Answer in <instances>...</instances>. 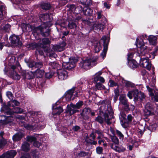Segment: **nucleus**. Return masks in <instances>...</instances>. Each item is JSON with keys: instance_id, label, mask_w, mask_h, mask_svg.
Segmentation results:
<instances>
[{"instance_id": "nucleus-11", "label": "nucleus", "mask_w": 158, "mask_h": 158, "mask_svg": "<svg viewBox=\"0 0 158 158\" xmlns=\"http://www.w3.org/2000/svg\"><path fill=\"white\" fill-rule=\"evenodd\" d=\"M139 93V92L138 90L137 89H135L132 91L129 92L127 96L130 99L132 98L133 96L135 100L136 101L138 99Z\"/></svg>"}, {"instance_id": "nucleus-44", "label": "nucleus", "mask_w": 158, "mask_h": 158, "mask_svg": "<svg viewBox=\"0 0 158 158\" xmlns=\"http://www.w3.org/2000/svg\"><path fill=\"white\" fill-rule=\"evenodd\" d=\"M10 26L7 24L3 27L4 30L6 32H8L10 30Z\"/></svg>"}, {"instance_id": "nucleus-42", "label": "nucleus", "mask_w": 158, "mask_h": 158, "mask_svg": "<svg viewBox=\"0 0 158 158\" xmlns=\"http://www.w3.org/2000/svg\"><path fill=\"white\" fill-rule=\"evenodd\" d=\"M115 95L114 97V101L115 102L117 100L118 96H119V93L118 90H114Z\"/></svg>"}, {"instance_id": "nucleus-63", "label": "nucleus", "mask_w": 158, "mask_h": 158, "mask_svg": "<svg viewBox=\"0 0 158 158\" xmlns=\"http://www.w3.org/2000/svg\"><path fill=\"white\" fill-rule=\"evenodd\" d=\"M102 74V72L101 71H99L98 73H96L95 74L94 76L93 77H100Z\"/></svg>"}, {"instance_id": "nucleus-15", "label": "nucleus", "mask_w": 158, "mask_h": 158, "mask_svg": "<svg viewBox=\"0 0 158 158\" xmlns=\"http://www.w3.org/2000/svg\"><path fill=\"white\" fill-rule=\"evenodd\" d=\"M13 118L11 116L6 117L4 115L0 116V123L2 124H6L11 122L13 120Z\"/></svg>"}, {"instance_id": "nucleus-37", "label": "nucleus", "mask_w": 158, "mask_h": 158, "mask_svg": "<svg viewBox=\"0 0 158 158\" xmlns=\"http://www.w3.org/2000/svg\"><path fill=\"white\" fill-rule=\"evenodd\" d=\"M41 7L43 9L48 10L50 7V5L48 3H43L41 4Z\"/></svg>"}, {"instance_id": "nucleus-12", "label": "nucleus", "mask_w": 158, "mask_h": 158, "mask_svg": "<svg viewBox=\"0 0 158 158\" xmlns=\"http://www.w3.org/2000/svg\"><path fill=\"white\" fill-rule=\"evenodd\" d=\"M19 103L16 100L11 101L8 102L7 106H3L2 108L3 110H9L11 106L14 107L15 106H18L19 105Z\"/></svg>"}, {"instance_id": "nucleus-58", "label": "nucleus", "mask_w": 158, "mask_h": 158, "mask_svg": "<svg viewBox=\"0 0 158 158\" xmlns=\"http://www.w3.org/2000/svg\"><path fill=\"white\" fill-rule=\"evenodd\" d=\"M41 145V144L40 143L36 141L33 143V145L37 148H39Z\"/></svg>"}, {"instance_id": "nucleus-4", "label": "nucleus", "mask_w": 158, "mask_h": 158, "mask_svg": "<svg viewBox=\"0 0 158 158\" xmlns=\"http://www.w3.org/2000/svg\"><path fill=\"white\" fill-rule=\"evenodd\" d=\"M44 73L43 70L38 69L34 73L31 71L27 73L24 71L22 75L24 78L30 79L33 78L34 76H35L37 77H41L43 76Z\"/></svg>"}, {"instance_id": "nucleus-20", "label": "nucleus", "mask_w": 158, "mask_h": 158, "mask_svg": "<svg viewBox=\"0 0 158 158\" xmlns=\"http://www.w3.org/2000/svg\"><path fill=\"white\" fill-rule=\"evenodd\" d=\"M119 100L120 104L126 105L127 108L128 107V106L127 105V100L125 94H122L121 95L119 98Z\"/></svg>"}, {"instance_id": "nucleus-26", "label": "nucleus", "mask_w": 158, "mask_h": 158, "mask_svg": "<svg viewBox=\"0 0 158 158\" xmlns=\"http://www.w3.org/2000/svg\"><path fill=\"white\" fill-rule=\"evenodd\" d=\"M23 30L24 31H30L31 26L29 24H26L25 23H22L21 25Z\"/></svg>"}, {"instance_id": "nucleus-62", "label": "nucleus", "mask_w": 158, "mask_h": 158, "mask_svg": "<svg viewBox=\"0 0 158 158\" xmlns=\"http://www.w3.org/2000/svg\"><path fill=\"white\" fill-rule=\"evenodd\" d=\"M80 127L77 126H74L73 128V129L75 131H77L79 130L80 129Z\"/></svg>"}, {"instance_id": "nucleus-64", "label": "nucleus", "mask_w": 158, "mask_h": 158, "mask_svg": "<svg viewBox=\"0 0 158 158\" xmlns=\"http://www.w3.org/2000/svg\"><path fill=\"white\" fill-rule=\"evenodd\" d=\"M121 125L122 126V127H124V128L127 127V124L126 123H125L123 122V121H121Z\"/></svg>"}, {"instance_id": "nucleus-50", "label": "nucleus", "mask_w": 158, "mask_h": 158, "mask_svg": "<svg viewBox=\"0 0 158 158\" xmlns=\"http://www.w3.org/2000/svg\"><path fill=\"white\" fill-rule=\"evenodd\" d=\"M103 149L102 147H98L96 148L97 153L98 154H101L103 151Z\"/></svg>"}, {"instance_id": "nucleus-24", "label": "nucleus", "mask_w": 158, "mask_h": 158, "mask_svg": "<svg viewBox=\"0 0 158 158\" xmlns=\"http://www.w3.org/2000/svg\"><path fill=\"white\" fill-rule=\"evenodd\" d=\"M128 64L131 68H135L138 66L137 62L134 60H128Z\"/></svg>"}, {"instance_id": "nucleus-34", "label": "nucleus", "mask_w": 158, "mask_h": 158, "mask_svg": "<svg viewBox=\"0 0 158 158\" xmlns=\"http://www.w3.org/2000/svg\"><path fill=\"white\" fill-rule=\"evenodd\" d=\"M95 87L98 90H103L105 89V86L100 83H97L95 85Z\"/></svg>"}, {"instance_id": "nucleus-17", "label": "nucleus", "mask_w": 158, "mask_h": 158, "mask_svg": "<svg viewBox=\"0 0 158 158\" xmlns=\"http://www.w3.org/2000/svg\"><path fill=\"white\" fill-rule=\"evenodd\" d=\"M106 38L105 36L103 37L101 39L102 40H103L104 43L103 49L101 54V56L103 58H104L106 56V53L107 52L108 49V44H105V41L106 40Z\"/></svg>"}, {"instance_id": "nucleus-28", "label": "nucleus", "mask_w": 158, "mask_h": 158, "mask_svg": "<svg viewBox=\"0 0 158 158\" xmlns=\"http://www.w3.org/2000/svg\"><path fill=\"white\" fill-rule=\"evenodd\" d=\"M3 134V132H1L0 133V148L3 147L6 143V142L5 140H2Z\"/></svg>"}, {"instance_id": "nucleus-14", "label": "nucleus", "mask_w": 158, "mask_h": 158, "mask_svg": "<svg viewBox=\"0 0 158 158\" xmlns=\"http://www.w3.org/2000/svg\"><path fill=\"white\" fill-rule=\"evenodd\" d=\"M16 154V152L14 150L7 152L0 156V158H14Z\"/></svg>"}, {"instance_id": "nucleus-7", "label": "nucleus", "mask_w": 158, "mask_h": 158, "mask_svg": "<svg viewBox=\"0 0 158 158\" xmlns=\"http://www.w3.org/2000/svg\"><path fill=\"white\" fill-rule=\"evenodd\" d=\"M17 68L15 66L11 65L10 66L8 71L11 78L14 80H19L20 78V76L17 73Z\"/></svg>"}, {"instance_id": "nucleus-18", "label": "nucleus", "mask_w": 158, "mask_h": 158, "mask_svg": "<svg viewBox=\"0 0 158 158\" xmlns=\"http://www.w3.org/2000/svg\"><path fill=\"white\" fill-rule=\"evenodd\" d=\"M63 109L61 106L55 107V106H53L52 114L53 115H59L63 111Z\"/></svg>"}, {"instance_id": "nucleus-51", "label": "nucleus", "mask_w": 158, "mask_h": 158, "mask_svg": "<svg viewBox=\"0 0 158 158\" xmlns=\"http://www.w3.org/2000/svg\"><path fill=\"white\" fill-rule=\"evenodd\" d=\"M109 83H110L109 86L111 87L116 86L117 85V84L112 80H109Z\"/></svg>"}, {"instance_id": "nucleus-30", "label": "nucleus", "mask_w": 158, "mask_h": 158, "mask_svg": "<svg viewBox=\"0 0 158 158\" xmlns=\"http://www.w3.org/2000/svg\"><path fill=\"white\" fill-rule=\"evenodd\" d=\"M21 148L23 151L27 152L30 148L29 144L27 142H24L22 145Z\"/></svg>"}, {"instance_id": "nucleus-40", "label": "nucleus", "mask_w": 158, "mask_h": 158, "mask_svg": "<svg viewBox=\"0 0 158 158\" xmlns=\"http://www.w3.org/2000/svg\"><path fill=\"white\" fill-rule=\"evenodd\" d=\"M27 141L32 142H34L36 140V138L33 136H28L27 137Z\"/></svg>"}, {"instance_id": "nucleus-23", "label": "nucleus", "mask_w": 158, "mask_h": 158, "mask_svg": "<svg viewBox=\"0 0 158 158\" xmlns=\"http://www.w3.org/2000/svg\"><path fill=\"white\" fill-rule=\"evenodd\" d=\"M23 136V134L21 133H16L13 136V139L14 142L19 141L20 140Z\"/></svg>"}, {"instance_id": "nucleus-3", "label": "nucleus", "mask_w": 158, "mask_h": 158, "mask_svg": "<svg viewBox=\"0 0 158 158\" xmlns=\"http://www.w3.org/2000/svg\"><path fill=\"white\" fill-rule=\"evenodd\" d=\"M43 25L38 27H35L31 26L30 31H32L33 35H38L40 33L41 35L45 36H48L49 34L50 30L49 28H47V27L44 26Z\"/></svg>"}, {"instance_id": "nucleus-43", "label": "nucleus", "mask_w": 158, "mask_h": 158, "mask_svg": "<svg viewBox=\"0 0 158 158\" xmlns=\"http://www.w3.org/2000/svg\"><path fill=\"white\" fill-rule=\"evenodd\" d=\"M95 120L101 124L103 122V118L99 116H98L96 118Z\"/></svg>"}, {"instance_id": "nucleus-21", "label": "nucleus", "mask_w": 158, "mask_h": 158, "mask_svg": "<svg viewBox=\"0 0 158 158\" xmlns=\"http://www.w3.org/2000/svg\"><path fill=\"white\" fill-rule=\"evenodd\" d=\"M10 110L8 112L9 114H12L14 113H21L23 112V110L19 107H15L10 108Z\"/></svg>"}, {"instance_id": "nucleus-13", "label": "nucleus", "mask_w": 158, "mask_h": 158, "mask_svg": "<svg viewBox=\"0 0 158 158\" xmlns=\"http://www.w3.org/2000/svg\"><path fill=\"white\" fill-rule=\"evenodd\" d=\"M91 112V109L89 108H85L82 110L80 114L85 120H88L89 118V114Z\"/></svg>"}, {"instance_id": "nucleus-32", "label": "nucleus", "mask_w": 158, "mask_h": 158, "mask_svg": "<svg viewBox=\"0 0 158 158\" xmlns=\"http://www.w3.org/2000/svg\"><path fill=\"white\" fill-rule=\"evenodd\" d=\"M50 17V15L48 14H44L41 15L40 16V20L42 21H44L49 19Z\"/></svg>"}, {"instance_id": "nucleus-39", "label": "nucleus", "mask_w": 158, "mask_h": 158, "mask_svg": "<svg viewBox=\"0 0 158 158\" xmlns=\"http://www.w3.org/2000/svg\"><path fill=\"white\" fill-rule=\"evenodd\" d=\"M95 133H97L98 135V139H101L104 137L101 131L99 130L96 131H95Z\"/></svg>"}, {"instance_id": "nucleus-45", "label": "nucleus", "mask_w": 158, "mask_h": 158, "mask_svg": "<svg viewBox=\"0 0 158 158\" xmlns=\"http://www.w3.org/2000/svg\"><path fill=\"white\" fill-rule=\"evenodd\" d=\"M35 63L33 61H30L27 63V64L29 67L32 68L35 67Z\"/></svg>"}, {"instance_id": "nucleus-19", "label": "nucleus", "mask_w": 158, "mask_h": 158, "mask_svg": "<svg viewBox=\"0 0 158 158\" xmlns=\"http://www.w3.org/2000/svg\"><path fill=\"white\" fill-rule=\"evenodd\" d=\"M66 43L63 42L58 45L54 46V49L56 51L61 52L64 49Z\"/></svg>"}, {"instance_id": "nucleus-36", "label": "nucleus", "mask_w": 158, "mask_h": 158, "mask_svg": "<svg viewBox=\"0 0 158 158\" xmlns=\"http://www.w3.org/2000/svg\"><path fill=\"white\" fill-rule=\"evenodd\" d=\"M157 127V125L155 123H154L152 124H150L149 126L148 127V129L151 131H155Z\"/></svg>"}, {"instance_id": "nucleus-60", "label": "nucleus", "mask_w": 158, "mask_h": 158, "mask_svg": "<svg viewBox=\"0 0 158 158\" xmlns=\"http://www.w3.org/2000/svg\"><path fill=\"white\" fill-rule=\"evenodd\" d=\"M87 155V153L84 152H81L78 154V156L81 157H83Z\"/></svg>"}, {"instance_id": "nucleus-31", "label": "nucleus", "mask_w": 158, "mask_h": 158, "mask_svg": "<svg viewBox=\"0 0 158 158\" xmlns=\"http://www.w3.org/2000/svg\"><path fill=\"white\" fill-rule=\"evenodd\" d=\"M110 137L111 139L112 142L114 143H113L114 144H115V145L118 144L119 140L116 136L114 135H110Z\"/></svg>"}, {"instance_id": "nucleus-33", "label": "nucleus", "mask_w": 158, "mask_h": 158, "mask_svg": "<svg viewBox=\"0 0 158 158\" xmlns=\"http://www.w3.org/2000/svg\"><path fill=\"white\" fill-rule=\"evenodd\" d=\"M94 81L95 82H97L98 81H100L101 82L103 83L105 82V80L104 78L101 77H96L93 78Z\"/></svg>"}, {"instance_id": "nucleus-38", "label": "nucleus", "mask_w": 158, "mask_h": 158, "mask_svg": "<svg viewBox=\"0 0 158 158\" xmlns=\"http://www.w3.org/2000/svg\"><path fill=\"white\" fill-rule=\"evenodd\" d=\"M49 65L50 67L52 69L56 68L59 65L57 63L54 62H50L49 63Z\"/></svg>"}, {"instance_id": "nucleus-35", "label": "nucleus", "mask_w": 158, "mask_h": 158, "mask_svg": "<svg viewBox=\"0 0 158 158\" xmlns=\"http://www.w3.org/2000/svg\"><path fill=\"white\" fill-rule=\"evenodd\" d=\"M101 45L100 42H98L96 44L95 46V52H98L101 49Z\"/></svg>"}, {"instance_id": "nucleus-16", "label": "nucleus", "mask_w": 158, "mask_h": 158, "mask_svg": "<svg viewBox=\"0 0 158 158\" xmlns=\"http://www.w3.org/2000/svg\"><path fill=\"white\" fill-rule=\"evenodd\" d=\"M110 147L111 148L118 152H123L126 150L125 148L121 145H118V144H111Z\"/></svg>"}, {"instance_id": "nucleus-25", "label": "nucleus", "mask_w": 158, "mask_h": 158, "mask_svg": "<svg viewBox=\"0 0 158 158\" xmlns=\"http://www.w3.org/2000/svg\"><path fill=\"white\" fill-rule=\"evenodd\" d=\"M149 43L152 45H154L156 43L157 38L156 36L150 35L148 38Z\"/></svg>"}, {"instance_id": "nucleus-22", "label": "nucleus", "mask_w": 158, "mask_h": 158, "mask_svg": "<svg viewBox=\"0 0 158 158\" xmlns=\"http://www.w3.org/2000/svg\"><path fill=\"white\" fill-rule=\"evenodd\" d=\"M84 104V102L81 101L78 102L76 104L71 103L70 105L71 107L73 109H79Z\"/></svg>"}, {"instance_id": "nucleus-55", "label": "nucleus", "mask_w": 158, "mask_h": 158, "mask_svg": "<svg viewBox=\"0 0 158 158\" xmlns=\"http://www.w3.org/2000/svg\"><path fill=\"white\" fill-rule=\"evenodd\" d=\"M43 64L41 62L35 63V68H41L42 67Z\"/></svg>"}, {"instance_id": "nucleus-5", "label": "nucleus", "mask_w": 158, "mask_h": 158, "mask_svg": "<svg viewBox=\"0 0 158 158\" xmlns=\"http://www.w3.org/2000/svg\"><path fill=\"white\" fill-rule=\"evenodd\" d=\"M95 59H87L82 60L80 63V66L85 69H88L96 65Z\"/></svg>"}, {"instance_id": "nucleus-52", "label": "nucleus", "mask_w": 158, "mask_h": 158, "mask_svg": "<svg viewBox=\"0 0 158 158\" xmlns=\"http://www.w3.org/2000/svg\"><path fill=\"white\" fill-rule=\"evenodd\" d=\"M125 85L127 87H132L134 86V85L129 81H127L125 82Z\"/></svg>"}, {"instance_id": "nucleus-2", "label": "nucleus", "mask_w": 158, "mask_h": 158, "mask_svg": "<svg viewBox=\"0 0 158 158\" xmlns=\"http://www.w3.org/2000/svg\"><path fill=\"white\" fill-rule=\"evenodd\" d=\"M144 37L143 35L140 37H139L136 40V46L138 48V52L141 57L146 54L149 51L147 46L144 44L143 39Z\"/></svg>"}, {"instance_id": "nucleus-10", "label": "nucleus", "mask_w": 158, "mask_h": 158, "mask_svg": "<svg viewBox=\"0 0 158 158\" xmlns=\"http://www.w3.org/2000/svg\"><path fill=\"white\" fill-rule=\"evenodd\" d=\"M57 74L58 79L60 80H64L67 78V72L64 70H58L57 71Z\"/></svg>"}, {"instance_id": "nucleus-46", "label": "nucleus", "mask_w": 158, "mask_h": 158, "mask_svg": "<svg viewBox=\"0 0 158 158\" xmlns=\"http://www.w3.org/2000/svg\"><path fill=\"white\" fill-rule=\"evenodd\" d=\"M116 134L119 137L120 139H123L124 137L123 135L122 134L121 131L118 130H116Z\"/></svg>"}, {"instance_id": "nucleus-9", "label": "nucleus", "mask_w": 158, "mask_h": 158, "mask_svg": "<svg viewBox=\"0 0 158 158\" xmlns=\"http://www.w3.org/2000/svg\"><path fill=\"white\" fill-rule=\"evenodd\" d=\"M9 40L11 41V44L13 46H21L22 44L19 37L17 35H12L9 38Z\"/></svg>"}, {"instance_id": "nucleus-57", "label": "nucleus", "mask_w": 158, "mask_h": 158, "mask_svg": "<svg viewBox=\"0 0 158 158\" xmlns=\"http://www.w3.org/2000/svg\"><path fill=\"white\" fill-rule=\"evenodd\" d=\"M70 10L73 12H75L76 9H77L74 5H72L70 6Z\"/></svg>"}, {"instance_id": "nucleus-41", "label": "nucleus", "mask_w": 158, "mask_h": 158, "mask_svg": "<svg viewBox=\"0 0 158 158\" xmlns=\"http://www.w3.org/2000/svg\"><path fill=\"white\" fill-rule=\"evenodd\" d=\"M152 110H150L145 108L144 111V115L146 116L150 115L152 114Z\"/></svg>"}, {"instance_id": "nucleus-61", "label": "nucleus", "mask_w": 158, "mask_h": 158, "mask_svg": "<svg viewBox=\"0 0 158 158\" xmlns=\"http://www.w3.org/2000/svg\"><path fill=\"white\" fill-rule=\"evenodd\" d=\"M85 141L88 143L91 144V143H92V140L89 139L88 136L86 137Z\"/></svg>"}, {"instance_id": "nucleus-48", "label": "nucleus", "mask_w": 158, "mask_h": 158, "mask_svg": "<svg viewBox=\"0 0 158 158\" xmlns=\"http://www.w3.org/2000/svg\"><path fill=\"white\" fill-rule=\"evenodd\" d=\"M54 73L52 72L46 73L45 74V76L46 78H51L53 75Z\"/></svg>"}, {"instance_id": "nucleus-59", "label": "nucleus", "mask_w": 158, "mask_h": 158, "mask_svg": "<svg viewBox=\"0 0 158 158\" xmlns=\"http://www.w3.org/2000/svg\"><path fill=\"white\" fill-rule=\"evenodd\" d=\"M0 11L5 13V7L4 5H1L0 6Z\"/></svg>"}, {"instance_id": "nucleus-29", "label": "nucleus", "mask_w": 158, "mask_h": 158, "mask_svg": "<svg viewBox=\"0 0 158 158\" xmlns=\"http://www.w3.org/2000/svg\"><path fill=\"white\" fill-rule=\"evenodd\" d=\"M102 19L103 20V23L98 24L97 25L98 28L99 30H102L104 28V25L106 23V19L105 18H103Z\"/></svg>"}, {"instance_id": "nucleus-56", "label": "nucleus", "mask_w": 158, "mask_h": 158, "mask_svg": "<svg viewBox=\"0 0 158 158\" xmlns=\"http://www.w3.org/2000/svg\"><path fill=\"white\" fill-rule=\"evenodd\" d=\"M6 95L10 100L13 99V94L11 92L9 91L7 92L6 93Z\"/></svg>"}, {"instance_id": "nucleus-8", "label": "nucleus", "mask_w": 158, "mask_h": 158, "mask_svg": "<svg viewBox=\"0 0 158 158\" xmlns=\"http://www.w3.org/2000/svg\"><path fill=\"white\" fill-rule=\"evenodd\" d=\"M140 64L141 66L148 70L150 69L151 68V64L149 62V58L148 56L145 58H141Z\"/></svg>"}, {"instance_id": "nucleus-54", "label": "nucleus", "mask_w": 158, "mask_h": 158, "mask_svg": "<svg viewBox=\"0 0 158 158\" xmlns=\"http://www.w3.org/2000/svg\"><path fill=\"white\" fill-rule=\"evenodd\" d=\"M145 108L152 110V105L150 103H148L145 106Z\"/></svg>"}, {"instance_id": "nucleus-27", "label": "nucleus", "mask_w": 158, "mask_h": 158, "mask_svg": "<svg viewBox=\"0 0 158 158\" xmlns=\"http://www.w3.org/2000/svg\"><path fill=\"white\" fill-rule=\"evenodd\" d=\"M93 10L89 7L84 10V13L85 15H91L93 14Z\"/></svg>"}, {"instance_id": "nucleus-49", "label": "nucleus", "mask_w": 158, "mask_h": 158, "mask_svg": "<svg viewBox=\"0 0 158 158\" xmlns=\"http://www.w3.org/2000/svg\"><path fill=\"white\" fill-rule=\"evenodd\" d=\"M42 44L44 45H45L50 43V41L48 38H44L42 40Z\"/></svg>"}, {"instance_id": "nucleus-6", "label": "nucleus", "mask_w": 158, "mask_h": 158, "mask_svg": "<svg viewBox=\"0 0 158 158\" xmlns=\"http://www.w3.org/2000/svg\"><path fill=\"white\" fill-rule=\"evenodd\" d=\"M75 88L73 87L71 89L68 90L66 93L65 97L67 101L74 99V98L79 96L78 93L80 91H74Z\"/></svg>"}, {"instance_id": "nucleus-53", "label": "nucleus", "mask_w": 158, "mask_h": 158, "mask_svg": "<svg viewBox=\"0 0 158 158\" xmlns=\"http://www.w3.org/2000/svg\"><path fill=\"white\" fill-rule=\"evenodd\" d=\"M68 27L70 28H73L76 27V24L73 22L69 23L68 24Z\"/></svg>"}, {"instance_id": "nucleus-1", "label": "nucleus", "mask_w": 158, "mask_h": 158, "mask_svg": "<svg viewBox=\"0 0 158 158\" xmlns=\"http://www.w3.org/2000/svg\"><path fill=\"white\" fill-rule=\"evenodd\" d=\"M62 59L63 61V67L68 69H70L74 67L75 63L78 61L77 59L75 57L69 58L64 55L62 56Z\"/></svg>"}, {"instance_id": "nucleus-47", "label": "nucleus", "mask_w": 158, "mask_h": 158, "mask_svg": "<svg viewBox=\"0 0 158 158\" xmlns=\"http://www.w3.org/2000/svg\"><path fill=\"white\" fill-rule=\"evenodd\" d=\"M145 96L144 94L140 91L139 92V96H138V98H139L141 101H143V99L145 98Z\"/></svg>"}]
</instances>
